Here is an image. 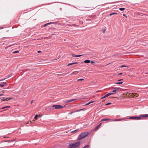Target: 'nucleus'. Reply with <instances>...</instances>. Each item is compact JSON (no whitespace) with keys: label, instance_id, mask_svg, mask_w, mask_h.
<instances>
[{"label":"nucleus","instance_id":"1","mask_svg":"<svg viewBox=\"0 0 148 148\" xmlns=\"http://www.w3.org/2000/svg\"><path fill=\"white\" fill-rule=\"evenodd\" d=\"M80 144V142L78 141L74 143H71L68 148H75L79 146Z\"/></svg>","mask_w":148,"mask_h":148},{"label":"nucleus","instance_id":"43","mask_svg":"<svg viewBox=\"0 0 148 148\" xmlns=\"http://www.w3.org/2000/svg\"><path fill=\"white\" fill-rule=\"evenodd\" d=\"M51 24V23H47V25H49V24Z\"/></svg>","mask_w":148,"mask_h":148},{"label":"nucleus","instance_id":"26","mask_svg":"<svg viewBox=\"0 0 148 148\" xmlns=\"http://www.w3.org/2000/svg\"><path fill=\"white\" fill-rule=\"evenodd\" d=\"M70 101L71 102L73 101L76 100V99H70Z\"/></svg>","mask_w":148,"mask_h":148},{"label":"nucleus","instance_id":"33","mask_svg":"<svg viewBox=\"0 0 148 148\" xmlns=\"http://www.w3.org/2000/svg\"><path fill=\"white\" fill-rule=\"evenodd\" d=\"M111 104V103H106V105H106H106H109L110 104Z\"/></svg>","mask_w":148,"mask_h":148},{"label":"nucleus","instance_id":"2","mask_svg":"<svg viewBox=\"0 0 148 148\" xmlns=\"http://www.w3.org/2000/svg\"><path fill=\"white\" fill-rule=\"evenodd\" d=\"M88 134V133L87 132H83L80 134L78 136V140H80L86 136Z\"/></svg>","mask_w":148,"mask_h":148},{"label":"nucleus","instance_id":"13","mask_svg":"<svg viewBox=\"0 0 148 148\" xmlns=\"http://www.w3.org/2000/svg\"><path fill=\"white\" fill-rule=\"evenodd\" d=\"M94 102V101H90L87 103H86L85 105H86V106H87V105H88L89 104H90L91 103H93Z\"/></svg>","mask_w":148,"mask_h":148},{"label":"nucleus","instance_id":"4","mask_svg":"<svg viewBox=\"0 0 148 148\" xmlns=\"http://www.w3.org/2000/svg\"><path fill=\"white\" fill-rule=\"evenodd\" d=\"M129 119H133L135 120H138L141 119L140 117H137V116H132L128 118Z\"/></svg>","mask_w":148,"mask_h":148},{"label":"nucleus","instance_id":"31","mask_svg":"<svg viewBox=\"0 0 148 148\" xmlns=\"http://www.w3.org/2000/svg\"><path fill=\"white\" fill-rule=\"evenodd\" d=\"M72 64H73V63H69L68 65L67 66H69V65H72Z\"/></svg>","mask_w":148,"mask_h":148},{"label":"nucleus","instance_id":"22","mask_svg":"<svg viewBox=\"0 0 148 148\" xmlns=\"http://www.w3.org/2000/svg\"><path fill=\"white\" fill-rule=\"evenodd\" d=\"M84 80V79H82V78H81V79H78L77 80V82H78L79 81H83V80Z\"/></svg>","mask_w":148,"mask_h":148},{"label":"nucleus","instance_id":"17","mask_svg":"<svg viewBox=\"0 0 148 148\" xmlns=\"http://www.w3.org/2000/svg\"><path fill=\"white\" fill-rule=\"evenodd\" d=\"M123 83V82H117L116 83V84H121Z\"/></svg>","mask_w":148,"mask_h":148},{"label":"nucleus","instance_id":"39","mask_svg":"<svg viewBox=\"0 0 148 148\" xmlns=\"http://www.w3.org/2000/svg\"><path fill=\"white\" fill-rule=\"evenodd\" d=\"M3 83L4 84H6H6H7V82H3Z\"/></svg>","mask_w":148,"mask_h":148},{"label":"nucleus","instance_id":"32","mask_svg":"<svg viewBox=\"0 0 148 148\" xmlns=\"http://www.w3.org/2000/svg\"><path fill=\"white\" fill-rule=\"evenodd\" d=\"M138 15L140 16H143V14L142 13H140L138 14Z\"/></svg>","mask_w":148,"mask_h":148},{"label":"nucleus","instance_id":"46","mask_svg":"<svg viewBox=\"0 0 148 148\" xmlns=\"http://www.w3.org/2000/svg\"><path fill=\"white\" fill-rule=\"evenodd\" d=\"M4 79H1V80H0V81H3V80H4Z\"/></svg>","mask_w":148,"mask_h":148},{"label":"nucleus","instance_id":"42","mask_svg":"<svg viewBox=\"0 0 148 148\" xmlns=\"http://www.w3.org/2000/svg\"><path fill=\"white\" fill-rule=\"evenodd\" d=\"M41 51H38V53H41Z\"/></svg>","mask_w":148,"mask_h":148},{"label":"nucleus","instance_id":"3","mask_svg":"<svg viewBox=\"0 0 148 148\" xmlns=\"http://www.w3.org/2000/svg\"><path fill=\"white\" fill-rule=\"evenodd\" d=\"M56 109L62 108H63V106L61 105H54L52 106Z\"/></svg>","mask_w":148,"mask_h":148},{"label":"nucleus","instance_id":"5","mask_svg":"<svg viewBox=\"0 0 148 148\" xmlns=\"http://www.w3.org/2000/svg\"><path fill=\"white\" fill-rule=\"evenodd\" d=\"M126 118H123L122 119H112V120H111V121H122L123 120L125 119Z\"/></svg>","mask_w":148,"mask_h":148},{"label":"nucleus","instance_id":"34","mask_svg":"<svg viewBox=\"0 0 148 148\" xmlns=\"http://www.w3.org/2000/svg\"><path fill=\"white\" fill-rule=\"evenodd\" d=\"M105 31H106V29H103V33H104L105 32Z\"/></svg>","mask_w":148,"mask_h":148},{"label":"nucleus","instance_id":"27","mask_svg":"<svg viewBox=\"0 0 148 148\" xmlns=\"http://www.w3.org/2000/svg\"><path fill=\"white\" fill-rule=\"evenodd\" d=\"M47 25V24H45V25H43L42 26H41V27H46V26Z\"/></svg>","mask_w":148,"mask_h":148},{"label":"nucleus","instance_id":"18","mask_svg":"<svg viewBox=\"0 0 148 148\" xmlns=\"http://www.w3.org/2000/svg\"><path fill=\"white\" fill-rule=\"evenodd\" d=\"M108 97L107 96V95H105L103 97H102L101 98V99H103V98H106V97Z\"/></svg>","mask_w":148,"mask_h":148},{"label":"nucleus","instance_id":"10","mask_svg":"<svg viewBox=\"0 0 148 148\" xmlns=\"http://www.w3.org/2000/svg\"><path fill=\"white\" fill-rule=\"evenodd\" d=\"M147 114H141L140 115V117H147Z\"/></svg>","mask_w":148,"mask_h":148},{"label":"nucleus","instance_id":"52","mask_svg":"<svg viewBox=\"0 0 148 148\" xmlns=\"http://www.w3.org/2000/svg\"><path fill=\"white\" fill-rule=\"evenodd\" d=\"M147 117H148V114H147Z\"/></svg>","mask_w":148,"mask_h":148},{"label":"nucleus","instance_id":"8","mask_svg":"<svg viewBox=\"0 0 148 148\" xmlns=\"http://www.w3.org/2000/svg\"><path fill=\"white\" fill-rule=\"evenodd\" d=\"M12 99V98H7L6 99H5L4 98H2L1 99V100L2 101H7L11 99Z\"/></svg>","mask_w":148,"mask_h":148},{"label":"nucleus","instance_id":"47","mask_svg":"<svg viewBox=\"0 0 148 148\" xmlns=\"http://www.w3.org/2000/svg\"><path fill=\"white\" fill-rule=\"evenodd\" d=\"M122 73H120L119 74V75H121L122 74Z\"/></svg>","mask_w":148,"mask_h":148},{"label":"nucleus","instance_id":"30","mask_svg":"<svg viewBox=\"0 0 148 148\" xmlns=\"http://www.w3.org/2000/svg\"><path fill=\"white\" fill-rule=\"evenodd\" d=\"M4 86V85L3 84H0V86L2 87H3Z\"/></svg>","mask_w":148,"mask_h":148},{"label":"nucleus","instance_id":"25","mask_svg":"<svg viewBox=\"0 0 148 148\" xmlns=\"http://www.w3.org/2000/svg\"><path fill=\"white\" fill-rule=\"evenodd\" d=\"M84 109L79 110H76V111H75V112H79V111H80L82 110H84Z\"/></svg>","mask_w":148,"mask_h":148},{"label":"nucleus","instance_id":"49","mask_svg":"<svg viewBox=\"0 0 148 148\" xmlns=\"http://www.w3.org/2000/svg\"><path fill=\"white\" fill-rule=\"evenodd\" d=\"M146 74H148V72H147L146 73H145Z\"/></svg>","mask_w":148,"mask_h":148},{"label":"nucleus","instance_id":"12","mask_svg":"<svg viewBox=\"0 0 148 148\" xmlns=\"http://www.w3.org/2000/svg\"><path fill=\"white\" fill-rule=\"evenodd\" d=\"M78 130L77 129H76V130H73V131H72L71 132V133H75V132H78Z\"/></svg>","mask_w":148,"mask_h":148},{"label":"nucleus","instance_id":"38","mask_svg":"<svg viewBox=\"0 0 148 148\" xmlns=\"http://www.w3.org/2000/svg\"><path fill=\"white\" fill-rule=\"evenodd\" d=\"M75 55L74 54H72V57H75Z\"/></svg>","mask_w":148,"mask_h":148},{"label":"nucleus","instance_id":"51","mask_svg":"<svg viewBox=\"0 0 148 148\" xmlns=\"http://www.w3.org/2000/svg\"><path fill=\"white\" fill-rule=\"evenodd\" d=\"M110 64V63H109V64H107L106 65H108V64Z\"/></svg>","mask_w":148,"mask_h":148},{"label":"nucleus","instance_id":"16","mask_svg":"<svg viewBox=\"0 0 148 148\" xmlns=\"http://www.w3.org/2000/svg\"><path fill=\"white\" fill-rule=\"evenodd\" d=\"M117 14V13H111L110 14H109V15L110 16H111L112 15H114V14Z\"/></svg>","mask_w":148,"mask_h":148},{"label":"nucleus","instance_id":"29","mask_svg":"<svg viewBox=\"0 0 148 148\" xmlns=\"http://www.w3.org/2000/svg\"><path fill=\"white\" fill-rule=\"evenodd\" d=\"M38 117V116L37 114H36L35 116V117H34V119H36Z\"/></svg>","mask_w":148,"mask_h":148},{"label":"nucleus","instance_id":"19","mask_svg":"<svg viewBox=\"0 0 148 148\" xmlns=\"http://www.w3.org/2000/svg\"><path fill=\"white\" fill-rule=\"evenodd\" d=\"M113 94V93H108L106 95H107V97H108V96L110 95H111Z\"/></svg>","mask_w":148,"mask_h":148},{"label":"nucleus","instance_id":"20","mask_svg":"<svg viewBox=\"0 0 148 148\" xmlns=\"http://www.w3.org/2000/svg\"><path fill=\"white\" fill-rule=\"evenodd\" d=\"M10 107L9 106H6V107H3L2 108H1V109H3L4 108H10Z\"/></svg>","mask_w":148,"mask_h":148},{"label":"nucleus","instance_id":"11","mask_svg":"<svg viewBox=\"0 0 148 148\" xmlns=\"http://www.w3.org/2000/svg\"><path fill=\"white\" fill-rule=\"evenodd\" d=\"M84 62L85 63H89L90 62V61L89 60H84Z\"/></svg>","mask_w":148,"mask_h":148},{"label":"nucleus","instance_id":"50","mask_svg":"<svg viewBox=\"0 0 148 148\" xmlns=\"http://www.w3.org/2000/svg\"><path fill=\"white\" fill-rule=\"evenodd\" d=\"M52 34L53 35H54V34Z\"/></svg>","mask_w":148,"mask_h":148},{"label":"nucleus","instance_id":"45","mask_svg":"<svg viewBox=\"0 0 148 148\" xmlns=\"http://www.w3.org/2000/svg\"><path fill=\"white\" fill-rule=\"evenodd\" d=\"M3 95V94H0V96H2Z\"/></svg>","mask_w":148,"mask_h":148},{"label":"nucleus","instance_id":"7","mask_svg":"<svg viewBox=\"0 0 148 148\" xmlns=\"http://www.w3.org/2000/svg\"><path fill=\"white\" fill-rule=\"evenodd\" d=\"M112 119H102L100 122L104 121H111V120H112Z\"/></svg>","mask_w":148,"mask_h":148},{"label":"nucleus","instance_id":"48","mask_svg":"<svg viewBox=\"0 0 148 148\" xmlns=\"http://www.w3.org/2000/svg\"><path fill=\"white\" fill-rule=\"evenodd\" d=\"M123 16H126L125 14H123Z\"/></svg>","mask_w":148,"mask_h":148},{"label":"nucleus","instance_id":"41","mask_svg":"<svg viewBox=\"0 0 148 148\" xmlns=\"http://www.w3.org/2000/svg\"><path fill=\"white\" fill-rule=\"evenodd\" d=\"M78 63V62H74V63H73V64H77Z\"/></svg>","mask_w":148,"mask_h":148},{"label":"nucleus","instance_id":"9","mask_svg":"<svg viewBox=\"0 0 148 148\" xmlns=\"http://www.w3.org/2000/svg\"><path fill=\"white\" fill-rule=\"evenodd\" d=\"M116 88V89H115L114 90H113L112 91V93H113V94L115 93H116V91H118V90H119V88Z\"/></svg>","mask_w":148,"mask_h":148},{"label":"nucleus","instance_id":"28","mask_svg":"<svg viewBox=\"0 0 148 148\" xmlns=\"http://www.w3.org/2000/svg\"><path fill=\"white\" fill-rule=\"evenodd\" d=\"M126 67V66L125 65H122L120 66V67L121 68Z\"/></svg>","mask_w":148,"mask_h":148},{"label":"nucleus","instance_id":"37","mask_svg":"<svg viewBox=\"0 0 148 148\" xmlns=\"http://www.w3.org/2000/svg\"><path fill=\"white\" fill-rule=\"evenodd\" d=\"M73 113V112H72L69 113V114H71Z\"/></svg>","mask_w":148,"mask_h":148},{"label":"nucleus","instance_id":"40","mask_svg":"<svg viewBox=\"0 0 148 148\" xmlns=\"http://www.w3.org/2000/svg\"><path fill=\"white\" fill-rule=\"evenodd\" d=\"M33 100H32L31 101V103L32 104L33 102Z\"/></svg>","mask_w":148,"mask_h":148},{"label":"nucleus","instance_id":"35","mask_svg":"<svg viewBox=\"0 0 148 148\" xmlns=\"http://www.w3.org/2000/svg\"><path fill=\"white\" fill-rule=\"evenodd\" d=\"M90 63L92 64H93L95 63V62L93 61H90Z\"/></svg>","mask_w":148,"mask_h":148},{"label":"nucleus","instance_id":"21","mask_svg":"<svg viewBox=\"0 0 148 148\" xmlns=\"http://www.w3.org/2000/svg\"><path fill=\"white\" fill-rule=\"evenodd\" d=\"M83 55H77L75 56V57H79Z\"/></svg>","mask_w":148,"mask_h":148},{"label":"nucleus","instance_id":"14","mask_svg":"<svg viewBox=\"0 0 148 148\" xmlns=\"http://www.w3.org/2000/svg\"><path fill=\"white\" fill-rule=\"evenodd\" d=\"M14 45H15L14 44H13V45H10L9 46H7L5 47V49H8L9 47H10Z\"/></svg>","mask_w":148,"mask_h":148},{"label":"nucleus","instance_id":"15","mask_svg":"<svg viewBox=\"0 0 148 148\" xmlns=\"http://www.w3.org/2000/svg\"><path fill=\"white\" fill-rule=\"evenodd\" d=\"M71 102L70 100H66L65 101L64 103H67L68 102Z\"/></svg>","mask_w":148,"mask_h":148},{"label":"nucleus","instance_id":"24","mask_svg":"<svg viewBox=\"0 0 148 148\" xmlns=\"http://www.w3.org/2000/svg\"><path fill=\"white\" fill-rule=\"evenodd\" d=\"M19 51H15L14 52H13V53H19Z\"/></svg>","mask_w":148,"mask_h":148},{"label":"nucleus","instance_id":"23","mask_svg":"<svg viewBox=\"0 0 148 148\" xmlns=\"http://www.w3.org/2000/svg\"><path fill=\"white\" fill-rule=\"evenodd\" d=\"M125 9V8H120L119 9L121 11H123Z\"/></svg>","mask_w":148,"mask_h":148},{"label":"nucleus","instance_id":"36","mask_svg":"<svg viewBox=\"0 0 148 148\" xmlns=\"http://www.w3.org/2000/svg\"><path fill=\"white\" fill-rule=\"evenodd\" d=\"M88 146H89V145H86V146H84V148H87L88 147Z\"/></svg>","mask_w":148,"mask_h":148},{"label":"nucleus","instance_id":"6","mask_svg":"<svg viewBox=\"0 0 148 148\" xmlns=\"http://www.w3.org/2000/svg\"><path fill=\"white\" fill-rule=\"evenodd\" d=\"M99 124L97 126L95 129V131L97 130L100 127V126L102 124V123H100V122H99Z\"/></svg>","mask_w":148,"mask_h":148},{"label":"nucleus","instance_id":"44","mask_svg":"<svg viewBox=\"0 0 148 148\" xmlns=\"http://www.w3.org/2000/svg\"><path fill=\"white\" fill-rule=\"evenodd\" d=\"M123 79H119L118 80V81H121V80H122Z\"/></svg>","mask_w":148,"mask_h":148}]
</instances>
